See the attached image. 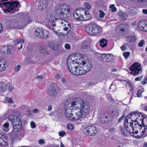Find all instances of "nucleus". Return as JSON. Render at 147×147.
Returning a JSON list of instances; mask_svg holds the SVG:
<instances>
[{
	"mask_svg": "<svg viewBox=\"0 0 147 147\" xmlns=\"http://www.w3.org/2000/svg\"><path fill=\"white\" fill-rule=\"evenodd\" d=\"M8 0H0V7L2 8H5L4 9V12L12 13L13 11L16 10L17 7L20 6L19 2H16L12 0L10 1L4 2Z\"/></svg>",
	"mask_w": 147,
	"mask_h": 147,
	"instance_id": "nucleus-1",
	"label": "nucleus"
},
{
	"mask_svg": "<svg viewBox=\"0 0 147 147\" xmlns=\"http://www.w3.org/2000/svg\"><path fill=\"white\" fill-rule=\"evenodd\" d=\"M86 30L89 34L96 35L99 33L102 30V28L95 24L91 23L86 26Z\"/></svg>",
	"mask_w": 147,
	"mask_h": 147,
	"instance_id": "nucleus-2",
	"label": "nucleus"
},
{
	"mask_svg": "<svg viewBox=\"0 0 147 147\" xmlns=\"http://www.w3.org/2000/svg\"><path fill=\"white\" fill-rule=\"evenodd\" d=\"M9 119L12 123L13 128L20 131L22 129V123L20 119L16 116L12 115L9 116Z\"/></svg>",
	"mask_w": 147,
	"mask_h": 147,
	"instance_id": "nucleus-3",
	"label": "nucleus"
},
{
	"mask_svg": "<svg viewBox=\"0 0 147 147\" xmlns=\"http://www.w3.org/2000/svg\"><path fill=\"white\" fill-rule=\"evenodd\" d=\"M72 56L70 55L68 57L67 61V66L69 71L71 73L75 75L76 73L78 67L74 65V61L72 60Z\"/></svg>",
	"mask_w": 147,
	"mask_h": 147,
	"instance_id": "nucleus-4",
	"label": "nucleus"
},
{
	"mask_svg": "<svg viewBox=\"0 0 147 147\" xmlns=\"http://www.w3.org/2000/svg\"><path fill=\"white\" fill-rule=\"evenodd\" d=\"M140 64L137 62L134 63L129 67V69L131 71L130 74L134 76H138L140 73L142 69Z\"/></svg>",
	"mask_w": 147,
	"mask_h": 147,
	"instance_id": "nucleus-5",
	"label": "nucleus"
},
{
	"mask_svg": "<svg viewBox=\"0 0 147 147\" xmlns=\"http://www.w3.org/2000/svg\"><path fill=\"white\" fill-rule=\"evenodd\" d=\"M96 127L93 126H88L83 129V132L85 134L90 136H94L97 133Z\"/></svg>",
	"mask_w": 147,
	"mask_h": 147,
	"instance_id": "nucleus-6",
	"label": "nucleus"
},
{
	"mask_svg": "<svg viewBox=\"0 0 147 147\" xmlns=\"http://www.w3.org/2000/svg\"><path fill=\"white\" fill-rule=\"evenodd\" d=\"M85 102L82 99L80 98H76L74 101L70 102L69 103L68 102L65 104V106L68 107L69 105H70V103H71V105L72 106H75L76 108H79L80 109L82 107L83 105L84 104Z\"/></svg>",
	"mask_w": 147,
	"mask_h": 147,
	"instance_id": "nucleus-7",
	"label": "nucleus"
},
{
	"mask_svg": "<svg viewBox=\"0 0 147 147\" xmlns=\"http://www.w3.org/2000/svg\"><path fill=\"white\" fill-rule=\"evenodd\" d=\"M66 7L65 5H57L56 7L55 11L57 16L59 18L63 16V14L66 11Z\"/></svg>",
	"mask_w": 147,
	"mask_h": 147,
	"instance_id": "nucleus-8",
	"label": "nucleus"
},
{
	"mask_svg": "<svg viewBox=\"0 0 147 147\" xmlns=\"http://www.w3.org/2000/svg\"><path fill=\"white\" fill-rule=\"evenodd\" d=\"M59 88L58 86L56 84L51 85L50 88L48 91V94L51 96H56L58 92Z\"/></svg>",
	"mask_w": 147,
	"mask_h": 147,
	"instance_id": "nucleus-9",
	"label": "nucleus"
},
{
	"mask_svg": "<svg viewBox=\"0 0 147 147\" xmlns=\"http://www.w3.org/2000/svg\"><path fill=\"white\" fill-rule=\"evenodd\" d=\"M111 117L107 112H105L101 114L99 120L102 123H107L111 120Z\"/></svg>",
	"mask_w": 147,
	"mask_h": 147,
	"instance_id": "nucleus-10",
	"label": "nucleus"
},
{
	"mask_svg": "<svg viewBox=\"0 0 147 147\" xmlns=\"http://www.w3.org/2000/svg\"><path fill=\"white\" fill-rule=\"evenodd\" d=\"M13 52L12 47L7 45L4 46L2 47L0 52L1 54L4 55L12 54Z\"/></svg>",
	"mask_w": 147,
	"mask_h": 147,
	"instance_id": "nucleus-11",
	"label": "nucleus"
},
{
	"mask_svg": "<svg viewBox=\"0 0 147 147\" xmlns=\"http://www.w3.org/2000/svg\"><path fill=\"white\" fill-rule=\"evenodd\" d=\"M129 26L126 24H121L117 27L116 30L117 33L125 32L128 31Z\"/></svg>",
	"mask_w": 147,
	"mask_h": 147,
	"instance_id": "nucleus-12",
	"label": "nucleus"
},
{
	"mask_svg": "<svg viewBox=\"0 0 147 147\" xmlns=\"http://www.w3.org/2000/svg\"><path fill=\"white\" fill-rule=\"evenodd\" d=\"M100 58L103 61L108 62L112 60V56L111 54H103L100 55Z\"/></svg>",
	"mask_w": 147,
	"mask_h": 147,
	"instance_id": "nucleus-13",
	"label": "nucleus"
},
{
	"mask_svg": "<svg viewBox=\"0 0 147 147\" xmlns=\"http://www.w3.org/2000/svg\"><path fill=\"white\" fill-rule=\"evenodd\" d=\"M128 124L129 123L128 122V119H126L124 121V125L125 127L123 128L122 126L120 127V130L121 132L123 133L124 136L126 135L127 134L126 133V132H127V133H128Z\"/></svg>",
	"mask_w": 147,
	"mask_h": 147,
	"instance_id": "nucleus-14",
	"label": "nucleus"
},
{
	"mask_svg": "<svg viewBox=\"0 0 147 147\" xmlns=\"http://www.w3.org/2000/svg\"><path fill=\"white\" fill-rule=\"evenodd\" d=\"M80 109V111L86 115L88 114L90 111V107L87 104V103L85 102L84 104L83 105L82 107Z\"/></svg>",
	"mask_w": 147,
	"mask_h": 147,
	"instance_id": "nucleus-15",
	"label": "nucleus"
},
{
	"mask_svg": "<svg viewBox=\"0 0 147 147\" xmlns=\"http://www.w3.org/2000/svg\"><path fill=\"white\" fill-rule=\"evenodd\" d=\"M8 140L5 135L0 134V145L2 146H6L8 144Z\"/></svg>",
	"mask_w": 147,
	"mask_h": 147,
	"instance_id": "nucleus-16",
	"label": "nucleus"
},
{
	"mask_svg": "<svg viewBox=\"0 0 147 147\" xmlns=\"http://www.w3.org/2000/svg\"><path fill=\"white\" fill-rule=\"evenodd\" d=\"M39 2L38 7L39 10H41L47 7L48 3L47 0H39Z\"/></svg>",
	"mask_w": 147,
	"mask_h": 147,
	"instance_id": "nucleus-17",
	"label": "nucleus"
},
{
	"mask_svg": "<svg viewBox=\"0 0 147 147\" xmlns=\"http://www.w3.org/2000/svg\"><path fill=\"white\" fill-rule=\"evenodd\" d=\"M80 12L79 10L75 9L73 12V16L76 19L78 20L82 21L84 20L83 18V16L79 13Z\"/></svg>",
	"mask_w": 147,
	"mask_h": 147,
	"instance_id": "nucleus-18",
	"label": "nucleus"
},
{
	"mask_svg": "<svg viewBox=\"0 0 147 147\" xmlns=\"http://www.w3.org/2000/svg\"><path fill=\"white\" fill-rule=\"evenodd\" d=\"M83 62L82 65L83 69H85L87 72L90 71L92 67V63L89 61H85Z\"/></svg>",
	"mask_w": 147,
	"mask_h": 147,
	"instance_id": "nucleus-19",
	"label": "nucleus"
},
{
	"mask_svg": "<svg viewBox=\"0 0 147 147\" xmlns=\"http://www.w3.org/2000/svg\"><path fill=\"white\" fill-rule=\"evenodd\" d=\"M86 116V115L80 111L79 112L76 113L75 115H74V120H78L81 118L84 117Z\"/></svg>",
	"mask_w": 147,
	"mask_h": 147,
	"instance_id": "nucleus-20",
	"label": "nucleus"
},
{
	"mask_svg": "<svg viewBox=\"0 0 147 147\" xmlns=\"http://www.w3.org/2000/svg\"><path fill=\"white\" fill-rule=\"evenodd\" d=\"M145 118L144 116L142 114L139 113V115L138 114L137 115V117H136V119L138 121V125L140 127V130L141 129L142 127V125L141 124H140V122L142 121L143 119H144Z\"/></svg>",
	"mask_w": 147,
	"mask_h": 147,
	"instance_id": "nucleus-21",
	"label": "nucleus"
},
{
	"mask_svg": "<svg viewBox=\"0 0 147 147\" xmlns=\"http://www.w3.org/2000/svg\"><path fill=\"white\" fill-rule=\"evenodd\" d=\"M87 72L86 70L83 69V67H78L76 73H75V75L77 76L84 75Z\"/></svg>",
	"mask_w": 147,
	"mask_h": 147,
	"instance_id": "nucleus-22",
	"label": "nucleus"
},
{
	"mask_svg": "<svg viewBox=\"0 0 147 147\" xmlns=\"http://www.w3.org/2000/svg\"><path fill=\"white\" fill-rule=\"evenodd\" d=\"M7 85L3 82H0V92H3L5 91L7 88Z\"/></svg>",
	"mask_w": 147,
	"mask_h": 147,
	"instance_id": "nucleus-23",
	"label": "nucleus"
},
{
	"mask_svg": "<svg viewBox=\"0 0 147 147\" xmlns=\"http://www.w3.org/2000/svg\"><path fill=\"white\" fill-rule=\"evenodd\" d=\"M143 120L142 121L141 124L142 126V127H144V129H143L142 131V133H141V134L142 133V135L144 134L146 129L147 128V117H145L144 119H143Z\"/></svg>",
	"mask_w": 147,
	"mask_h": 147,
	"instance_id": "nucleus-24",
	"label": "nucleus"
},
{
	"mask_svg": "<svg viewBox=\"0 0 147 147\" xmlns=\"http://www.w3.org/2000/svg\"><path fill=\"white\" fill-rule=\"evenodd\" d=\"M43 30L41 28H38L35 30L34 32L35 34L37 36L38 38H41V36L42 35L43 32Z\"/></svg>",
	"mask_w": 147,
	"mask_h": 147,
	"instance_id": "nucleus-25",
	"label": "nucleus"
},
{
	"mask_svg": "<svg viewBox=\"0 0 147 147\" xmlns=\"http://www.w3.org/2000/svg\"><path fill=\"white\" fill-rule=\"evenodd\" d=\"M39 50V52L43 54H49V52L47 51V50L46 47L42 45L40 46Z\"/></svg>",
	"mask_w": 147,
	"mask_h": 147,
	"instance_id": "nucleus-26",
	"label": "nucleus"
},
{
	"mask_svg": "<svg viewBox=\"0 0 147 147\" xmlns=\"http://www.w3.org/2000/svg\"><path fill=\"white\" fill-rule=\"evenodd\" d=\"M146 21L145 19L140 20L138 23V26L139 28L142 30L144 27H145V25L147 24Z\"/></svg>",
	"mask_w": 147,
	"mask_h": 147,
	"instance_id": "nucleus-27",
	"label": "nucleus"
},
{
	"mask_svg": "<svg viewBox=\"0 0 147 147\" xmlns=\"http://www.w3.org/2000/svg\"><path fill=\"white\" fill-rule=\"evenodd\" d=\"M20 131H18L17 129L13 128L12 131L9 133V136L11 139L12 140H13L16 137L17 132Z\"/></svg>",
	"mask_w": 147,
	"mask_h": 147,
	"instance_id": "nucleus-28",
	"label": "nucleus"
},
{
	"mask_svg": "<svg viewBox=\"0 0 147 147\" xmlns=\"http://www.w3.org/2000/svg\"><path fill=\"white\" fill-rule=\"evenodd\" d=\"M84 59V58H83V56L81 55L78 58L75 59V60H74V62H75V63L78 64L79 65L81 64L82 63L83 65V63H84L83 62H84L85 61L83 60Z\"/></svg>",
	"mask_w": 147,
	"mask_h": 147,
	"instance_id": "nucleus-29",
	"label": "nucleus"
},
{
	"mask_svg": "<svg viewBox=\"0 0 147 147\" xmlns=\"http://www.w3.org/2000/svg\"><path fill=\"white\" fill-rule=\"evenodd\" d=\"M30 22V20L29 17L28 15L26 16L24 18H23V20L21 21L23 25V27L25 26L28 24L29 22Z\"/></svg>",
	"mask_w": 147,
	"mask_h": 147,
	"instance_id": "nucleus-30",
	"label": "nucleus"
},
{
	"mask_svg": "<svg viewBox=\"0 0 147 147\" xmlns=\"http://www.w3.org/2000/svg\"><path fill=\"white\" fill-rule=\"evenodd\" d=\"M137 39V38L134 33L129 34V41L130 42H133L134 43Z\"/></svg>",
	"mask_w": 147,
	"mask_h": 147,
	"instance_id": "nucleus-31",
	"label": "nucleus"
},
{
	"mask_svg": "<svg viewBox=\"0 0 147 147\" xmlns=\"http://www.w3.org/2000/svg\"><path fill=\"white\" fill-rule=\"evenodd\" d=\"M90 46V43L87 41H85L82 43L81 48L86 50H87Z\"/></svg>",
	"mask_w": 147,
	"mask_h": 147,
	"instance_id": "nucleus-32",
	"label": "nucleus"
},
{
	"mask_svg": "<svg viewBox=\"0 0 147 147\" xmlns=\"http://www.w3.org/2000/svg\"><path fill=\"white\" fill-rule=\"evenodd\" d=\"M24 42V39H20L16 40L14 41V42L16 44H18L21 43L20 44V47H19L18 48L19 50L20 51V49L22 48L23 46L22 43H23Z\"/></svg>",
	"mask_w": 147,
	"mask_h": 147,
	"instance_id": "nucleus-33",
	"label": "nucleus"
},
{
	"mask_svg": "<svg viewBox=\"0 0 147 147\" xmlns=\"http://www.w3.org/2000/svg\"><path fill=\"white\" fill-rule=\"evenodd\" d=\"M84 12L85 15L84 16H83V20H87L91 18V15L89 14V12L88 11H86L85 9H84Z\"/></svg>",
	"mask_w": 147,
	"mask_h": 147,
	"instance_id": "nucleus-34",
	"label": "nucleus"
},
{
	"mask_svg": "<svg viewBox=\"0 0 147 147\" xmlns=\"http://www.w3.org/2000/svg\"><path fill=\"white\" fill-rule=\"evenodd\" d=\"M138 112V111H135L132 112L130 113V117H129V119H131V121H133V119L134 118L136 119V117H137V115L139 114Z\"/></svg>",
	"mask_w": 147,
	"mask_h": 147,
	"instance_id": "nucleus-35",
	"label": "nucleus"
},
{
	"mask_svg": "<svg viewBox=\"0 0 147 147\" xmlns=\"http://www.w3.org/2000/svg\"><path fill=\"white\" fill-rule=\"evenodd\" d=\"M20 27L13 25V23L11 21L10 22V23L7 26V28L8 29H18L20 28Z\"/></svg>",
	"mask_w": 147,
	"mask_h": 147,
	"instance_id": "nucleus-36",
	"label": "nucleus"
},
{
	"mask_svg": "<svg viewBox=\"0 0 147 147\" xmlns=\"http://www.w3.org/2000/svg\"><path fill=\"white\" fill-rule=\"evenodd\" d=\"M7 65L6 62L4 61L3 63L0 61V71H3L5 70Z\"/></svg>",
	"mask_w": 147,
	"mask_h": 147,
	"instance_id": "nucleus-37",
	"label": "nucleus"
},
{
	"mask_svg": "<svg viewBox=\"0 0 147 147\" xmlns=\"http://www.w3.org/2000/svg\"><path fill=\"white\" fill-rule=\"evenodd\" d=\"M119 16L121 20H124L127 17V14L121 11L119 13Z\"/></svg>",
	"mask_w": 147,
	"mask_h": 147,
	"instance_id": "nucleus-38",
	"label": "nucleus"
},
{
	"mask_svg": "<svg viewBox=\"0 0 147 147\" xmlns=\"http://www.w3.org/2000/svg\"><path fill=\"white\" fill-rule=\"evenodd\" d=\"M107 41L106 39H102L100 41V45L102 47H105L107 45Z\"/></svg>",
	"mask_w": 147,
	"mask_h": 147,
	"instance_id": "nucleus-39",
	"label": "nucleus"
},
{
	"mask_svg": "<svg viewBox=\"0 0 147 147\" xmlns=\"http://www.w3.org/2000/svg\"><path fill=\"white\" fill-rule=\"evenodd\" d=\"M41 36V39H47L49 36V34L47 31L43 30L42 34Z\"/></svg>",
	"mask_w": 147,
	"mask_h": 147,
	"instance_id": "nucleus-40",
	"label": "nucleus"
},
{
	"mask_svg": "<svg viewBox=\"0 0 147 147\" xmlns=\"http://www.w3.org/2000/svg\"><path fill=\"white\" fill-rule=\"evenodd\" d=\"M108 112L109 114H110V115H111L113 117L117 116L118 115V111L117 110H114Z\"/></svg>",
	"mask_w": 147,
	"mask_h": 147,
	"instance_id": "nucleus-41",
	"label": "nucleus"
},
{
	"mask_svg": "<svg viewBox=\"0 0 147 147\" xmlns=\"http://www.w3.org/2000/svg\"><path fill=\"white\" fill-rule=\"evenodd\" d=\"M9 127V123L8 122H7L3 125V126L2 127V128L4 131L7 132L8 131Z\"/></svg>",
	"mask_w": 147,
	"mask_h": 147,
	"instance_id": "nucleus-42",
	"label": "nucleus"
},
{
	"mask_svg": "<svg viewBox=\"0 0 147 147\" xmlns=\"http://www.w3.org/2000/svg\"><path fill=\"white\" fill-rule=\"evenodd\" d=\"M144 90L143 88H141L140 89H139L137 91V96L140 97L142 96V93L144 91Z\"/></svg>",
	"mask_w": 147,
	"mask_h": 147,
	"instance_id": "nucleus-43",
	"label": "nucleus"
},
{
	"mask_svg": "<svg viewBox=\"0 0 147 147\" xmlns=\"http://www.w3.org/2000/svg\"><path fill=\"white\" fill-rule=\"evenodd\" d=\"M65 116L66 118L68 120H74V116L73 115V114L72 113H71V114H66V115H65Z\"/></svg>",
	"mask_w": 147,
	"mask_h": 147,
	"instance_id": "nucleus-44",
	"label": "nucleus"
},
{
	"mask_svg": "<svg viewBox=\"0 0 147 147\" xmlns=\"http://www.w3.org/2000/svg\"><path fill=\"white\" fill-rule=\"evenodd\" d=\"M132 121V123L131 122L130 123V125H129L130 126L131 124H132V125H131V127L132 128H133V130H134V128L135 127V126L133 127V125H136L138 124V121L136 119H133V121Z\"/></svg>",
	"mask_w": 147,
	"mask_h": 147,
	"instance_id": "nucleus-45",
	"label": "nucleus"
},
{
	"mask_svg": "<svg viewBox=\"0 0 147 147\" xmlns=\"http://www.w3.org/2000/svg\"><path fill=\"white\" fill-rule=\"evenodd\" d=\"M71 107V106H70L69 107L66 109L65 110V115H66V114H71V108H70Z\"/></svg>",
	"mask_w": 147,
	"mask_h": 147,
	"instance_id": "nucleus-46",
	"label": "nucleus"
},
{
	"mask_svg": "<svg viewBox=\"0 0 147 147\" xmlns=\"http://www.w3.org/2000/svg\"><path fill=\"white\" fill-rule=\"evenodd\" d=\"M4 101L6 102H8L9 103H12L13 102L12 99L9 97L6 98L5 99Z\"/></svg>",
	"mask_w": 147,
	"mask_h": 147,
	"instance_id": "nucleus-47",
	"label": "nucleus"
},
{
	"mask_svg": "<svg viewBox=\"0 0 147 147\" xmlns=\"http://www.w3.org/2000/svg\"><path fill=\"white\" fill-rule=\"evenodd\" d=\"M63 16L62 17H60V18H66V19H67L70 16V14L68 13H66L65 12L63 14Z\"/></svg>",
	"mask_w": 147,
	"mask_h": 147,
	"instance_id": "nucleus-48",
	"label": "nucleus"
},
{
	"mask_svg": "<svg viewBox=\"0 0 147 147\" xmlns=\"http://www.w3.org/2000/svg\"><path fill=\"white\" fill-rule=\"evenodd\" d=\"M109 7L111 9V11L113 12H115L117 11L116 8L115 6V5L114 4L111 5Z\"/></svg>",
	"mask_w": 147,
	"mask_h": 147,
	"instance_id": "nucleus-49",
	"label": "nucleus"
},
{
	"mask_svg": "<svg viewBox=\"0 0 147 147\" xmlns=\"http://www.w3.org/2000/svg\"><path fill=\"white\" fill-rule=\"evenodd\" d=\"M99 17L101 18H103L105 15V13L103 11L101 10H99Z\"/></svg>",
	"mask_w": 147,
	"mask_h": 147,
	"instance_id": "nucleus-50",
	"label": "nucleus"
},
{
	"mask_svg": "<svg viewBox=\"0 0 147 147\" xmlns=\"http://www.w3.org/2000/svg\"><path fill=\"white\" fill-rule=\"evenodd\" d=\"M58 45L56 44L55 42H53L52 49L56 50L57 49Z\"/></svg>",
	"mask_w": 147,
	"mask_h": 147,
	"instance_id": "nucleus-51",
	"label": "nucleus"
},
{
	"mask_svg": "<svg viewBox=\"0 0 147 147\" xmlns=\"http://www.w3.org/2000/svg\"><path fill=\"white\" fill-rule=\"evenodd\" d=\"M129 87H130V90L131 91V92L133 91H134L136 90V88H135L134 86L131 84H130L129 83Z\"/></svg>",
	"mask_w": 147,
	"mask_h": 147,
	"instance_id": "nucleus-52",
	"label": "nucleus"
},
{
	"mask_svg": "<svg viewBox=\"0 0 147 147\" xmlns=\"http://www.w3.org/2000/svg\"><path fill=\"white\" fill-rule=\"evenodd\" d=\"M15 25L20 27V28L18 29H21L23 27V25L21 22H18L16 21V24H15Z\"/></svg>",
	"mask_w": 147,
	"mask_h": 147,
	"instance_id": "nucleus-53",
	"label": "nucleus"
},
{
	"mask_svg": "<svg viewBox=\"0 0 147 147\" xmlns=\"http://www.w3.org/2000/svg\"><path fill=\"white\" fill-rule=\"evenodd\" d=\"M84 5L85 7L88 9H90L91 7V6L90 4L88 3H85Z\"/></svg>",
	"mask_w": 147,
	"mask_h": 147,
	"instance_id": "nucleus-54",
	"label": "nucleus"
},
{
	"mask_svg": "<svg viewBox=\"0 0 147 147\" xmlns=\"http://www.w3.org/2000/svg\"><path fill=\"white\" fill-rule=\"evenodd\" d=\"M20 67L21 65H18L15 67L14 70L18 72L19 71Z\"/></svg>",
	"mask_w": 147,
	"mask_h": 147,
	"instance_id": "nucleus-55",
	"label": "nucleus"
},
{
	"mask_svg": "<svg viewBox=\"0 0 147 147\" xmlns=\"http://www.w3.org/2000/svg\"><path fill=\"white\" fill-rule=\"evenodd\" d=\"M36 79L38 81L41 82L42 80L43 79V76L42 75H39L37 77Z\"/></svg>",
	"mask_w": 147,
	"mask_h": 147,
	"instance_id": "nucleus-56",
	"label": "nucleus"
},
{
	"mask_svg": "<svg viewBox=\"0 0 147 147\" xmlns=\"http://www.w3.org/2000/svg\"><path fill=\"white\" fill-rule=\"evenodd\" d=\"M59 136L63 137L64 135H66V133L65 131H62L61 132H59Z\"/></svg>",
	"mask_w": 147,
	"mask_h": 147,
	"instance_id": "nucleus-57",
	"label": "nucleus"
},
{
	"mask_svg": "<svg viewBox=\"0 0 147 147\" xmlns=\"http://www.w3.org/2000/svg\"><path fill=\"white\" fill-rule=\"evenodd\" d=\"M144 43V40H142L138 43V46L140 47H142L143 44Z\"/></svg>",
	"mask_w": 147,
	"mask_h": 147,
	"instance_id": "nucleus-58",
	"label": "nucleus"
},
{
	"mask_svg": "<svg viewBox=\"0 0 147 147\" xmlns=\"http://www.w3.org/2000/svg\"><path fill=\"white\" fill-rule=\"evenodd\" d=\"M7 88L8 90L10 92L12 90L14 89V87L10 85H8Z\"/></svg>",
	"mask_w": 147,
	"mask_h": 147,
	"instance_id": "nucleus-59",
	"label": "nucleus"
},
{
	"mask_svg": "<svg viewBox=\"0 0 147 147\" xmlns=\"http://www.w3.org/2000/svg\"><path fill=\"white\" fill-rule=\"evenodd\" d=\"M123 54L124 57L125 58L127 59L129 57V52H125L123 53Z\"/></svg>",
	"mask_w": 147,
	"mask_h": 147,
	"instance_id": "nucleus-60",
	"label": "nucleus"
},
{
	"mask_svg": "<svg viewBox=\"0 0 147 147\" xmlns=\"http://www.w3.org/2000/svg\"><path fill=\"white\" fill-rule=\"evenodd\" d=\"M31 127L32 128H34L36 127V126L35 123L32 121L30 123Z\"/></svg>",
	"mask_w": 147,
	"mask_h": 147,
	"instance_id": "nucleus-61",
	"label": "nucleus"
},
{
	"mask_svg": "<svg viewBox=\"0 0 147 147\" xmlns=\"http://www.w3.org/2000/svg\"><path fill=\"white\" fill-rule=\"evenodd\" d=\"M65 48L67 49H69L71 48V46L69 44L67 43L65 45Z\"/></svg>",
	"mask_w": 147,
	"mask_h": 147,
	"instance_id": "nucleus-62",
	"label": "nucleus"
},
{
	"mask_svg": "<svg viewBox=\"0 0 147 147\" xmlns=\"http://www.w3.org/2000/svg\"><path fill=\"white\" fill-rule=\"evenodd\" d=\"M125 115V114L124 115H122L121 117L120 118H119V119L118 121V123H120L122 121L123 119L124 118V117Z\"/></svg>",
	"mask_w": 147,
	"mask_h": 147,
	"instance_id": "nucleus-63",
	"label": "nucleus"
},
{
	"mask_svg": "<svg viewBox=\"0 0 147 147\" xmlns=\"http://www.w3.org/2000/svg\"><path fill=\"white\" fill-rule=\"evenodd\" d=\"M49 47L51 49H52L53 42H48L47 43Z\"/></svg>",
	"mask_w": 147,
	"mask_h": 147,
	"instance_id": "nucleus-64",
	"label": "nucleus"
}]
</instances>
